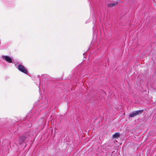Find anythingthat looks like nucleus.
Instances as JSON below:
<instances>
[{"mask_svg": "<svg viewBox=\"0 0 156 156\" xmlns=\"http://www.w3.org/2000/svg\"><path fill=\"white\" fill-rule=\"evenodd\" d=\"M143 111V110H139L133 112L130 114L129 116L131 118L137 115L141 114Z\"/></svg>", "mask_w": 156, "mask_h": 156, "instance_id": "f257e3e1", "label": "nucleus"}, {"mask_svg": "<svg viewBox=\"0 0 156 156\" xmlns=\"http://www.w3.org/2000/svg\"><path fill=\"white\" fill-rule=\"evenodd\" d=\"M18 69L19 70L22 72L27 74V70L26 69L24 66L22 65H19L18 66Z\"/></svg>", "mask_w": 156, "mask_h": 156, "instance_id": "f03ea898", "label": "nucleus"}, {"mask_svg": "<svg viewBox=\"0 0 156 156\" xmlns=\"http://www.w3.org/2000/svg\"><path fill=\"white\" fill-rule=\"evenodd\" d=\"M3 59L5 60L9 63H11L12 62V60L11 58L8 56H2Z\"/></svg>", "mask_w": 156, "mask_h": 156, "instance_id": "7ed1b4c3", "label": "nucleus"}, {"mask_svg": "<svg viewBox=\"0 0 156 156\" xmlns=\"http://www.w3.org/2000/svg\"><path fill=\"white\" fill-rule=\"evenodd\" d=\"M117 4V3H108L107 4V5L108 7H112L116 5Z\"/></svg>", "mask_w": 156, "mask_h": 156, "instance_id": "20e7f679", "label": "nucleus"}, {"mask_svg": "<svg viewBox=\"0 0 156 156\" xmlns=\"http://www.w3.org/2000/svg\"><path fill=\"white\" fill-rule=\"evenodd\" d=\"M25 137L24 136H22L20 138V143H21L22 142H24V140H25Z\"/></svg>", "mask_w": 156, "mask_h": 156, "instance_id": "39448f33", "label": "nucleus"}, {"mask_svg": "<svg viewBox=\"0 0 156 156\" xmlns=\"http://www.w3.org/2000/svg\"><path fill=\"white\" fill-rule=\"evenodd\" d=\"M120 135L119 133H115L113 136V137L114 138H117Z\"/></svg>", "mask_w": 156, "mask_h": 156, "instance_id": "423d86ee", "label": "nucleus"}, {"mask_svg": "<svg viewBox=\"0 0 156 156\" xmlns=\"http://www.w3.org/2000/svg\"><path fill=\"white\" fill-rule=\"evenodd\" d=\"M40 76L38 75V77L39 78V79H40Z\"/></svg>", "mask_w": 156, "mask_h": 156, "instance_id": "0eeeda50", "label": "nucleus"}, {"mask_svg": "<svg viewBox=\"0 0 156 156\" xmlns=\"http://www.w3.org/2000/svg\"><path fill=\"white\" fill-rule=\"evenodd\" d=\"M39 83H40V79H39Z\"/></svg>", "mask_w": 156, "mask_h": 156, "instance_id": "6e6552de", "label": "nucleus"}]
</instances>
